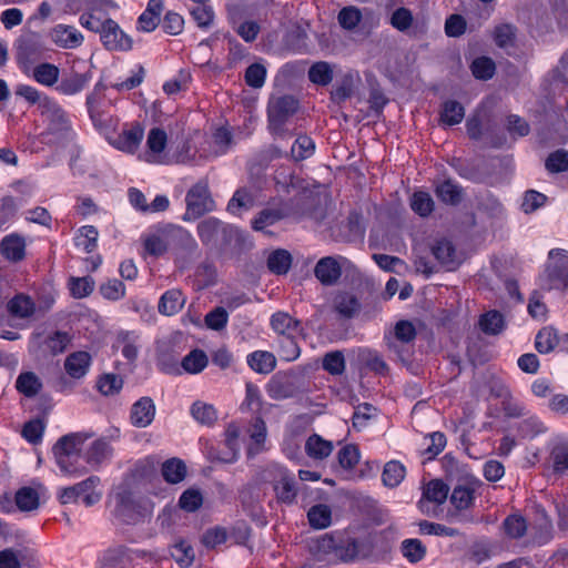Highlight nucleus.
I'll use <instances>...</instances> for the list:
<instances>
[{
	"mask_svg": "<svg viewBox=\"0 0 568 568\" xmlns=\"http://www.w3.org/2000/svg\"><path fill=\"white\" fill-rule=\"evenodd\" d=\"M474 494V488L467 485H459L454 488L450 495V504L454 506L455 511L448 513V518L452 523L473 521L470 516L460 514V511L468 509L473 505L475 499Z\"/></svg>",
	"mask_w": 568,
	"mask_h": 568,
	"instance_id": "nucleus-10",
	"label": "nucleus"
},
{
	"mask_svg": "<svg viewBox=\"0 0 568 568\" xmlns=\"http://www.w3.org/2000/svg\"><path fill=\"white\" fill-rule=\"evenodd\" d=\"M284 217L280 209H264L252 221V227L255 231H264L266 227L274 225Z\"/></svg>",
	"mask_w": 568,
	"mask_h": 568,
	"instance_id": "nucleus-57",
	"label": "nucleus"
},
{
	"mask_svg": "<svg viewBox=\"0 0 568 568\" xmlns=\"http://www.w3.org/2000/svg\"><path fill=\"white\" fill-rule=\"evenodd\" d=\"M99 292L103 298L115 302L125 296V285L118 278H110L100 285Z\"/></svg>",
	"mask_w": 568,
	"mask_h": 568,
	"instance_id": "nucleus-59",
	"label": "nucleus"
},
{
	"mask_svg": "<svg viewBox=\"0 0 568 568\" xmlns=\"http://www.w3.org/2000/svg\"><path fill=\"white\" fill-rule=\"evenodd\" d=\"M334 449L331 440L324 439L317 434L311 435L305 443V452L312 459L322 460L328 457Z\"/></svg>",
	"mask_w": 568,
	"mask_h": 568,
	"instance_id": "nucleus-31",
	"label": "nucleus"
},
{
	"mask_svg": "<svg viewBox=\"0 0 568 568\" xmlns=\"http://www.w3.org/2000/svg\"><path fill=\"white\" fill-rule=\"evenodd\" d=\"M60 69L49 62H38V84L54 88L60 83Z\"/></svg>",
	"mask_w": 568,
	"mask_h": 568,
	"instance_id": "nucleus-50",
	"label": "nucleus"
},
{
	"mask_svg": "<svg viewBox=\"0 0 568 568\" xmlns=\"http://www.w3.org/2000/svg\"><path fill=\"white\" fill-rule=\"evenodd\" d=\"M90 81L91 75L89 73H71L61 79L55 87V91L63 95H75L82 92Z\"/></svg>",
	"mask_w": 568,
	"mask_h": 568,
	"instance_id": "nucleus-23",
	"label": "nucleus"
},
{
	"mask_svg": "<svg viewBox=\"0 0 568 568\" xmlns=\"http://www.w3.org/2000/svg\"><path fill=\"white\" fill-rule=\"evenodd\" d=\"M166 231L170 250L190 252L196 248V242L187 230L181 226L169 225L166 226Z\"/></svg>",
	"mask_w": 568,
	"mask_h": 568,
	"instance_id": "nucleus-24",
	"label": "nucleus"
},
{
	"mask_svg": "<svg viewBox=\"0 0 568 568\" xmlns=\"http://www.w3.org/2000/svg\"><path fill=\"white\" fill-rule=\"evenodd\" d=\"M123 387V379L116 374H104L98 381V389L104 396L119 394Z\"/></svg>",
	"mask_w": 568,
	"mask_h": 568,
	"instance_id": "nucleus-62",
	"label": "nucleus"
},
{
	"mask_svg": "<svg viewBox=\"0 0 568 568\" xmlns=\"http://www.w3.org/2000/svg\"><path fill=\"white\" fill-rule=\"evenodd\" d=\"M24 241L18 235L10 234L2 239L0 243V251L2 255L12 262H17L24 256Z\"/></svg>",
	"mask_w": 568,
	"mask_h": 568,
	"instance_id": "nucleus-34",
	"label": "nucleus"
},
{
	"mask_svg": "<svg viewBox=\"0 0 568 568\" xmlns=\"http://www.w3.org/2000/svg\"><path fill=\"white\" fill-rule=\"evenodd\" d=\"M241 428L236 423H231L225 429V446L229 452L220 456L224 463H234L237 460L242 447Z\"/></svg>",
	"mask_w": 568,
	"mask_h": 568,
	"instance_id": "nucleus-21",
	"label": "nucleus"
},
{
	"mask_svg": "<svg viewBox=\"0 0 568 568\" xmlns=\"http://www.w3.org/2000/svg\"><path fill=\"white\" fill-rule=\"evenodd\" d=\"M16 58L22 71L36 78V32L24 29L14 42Z\"/></svg>",
	"mask_w": 568,
	"mask_h": 568,
	"instance_id": "nucleus-6",
	"label": "nucleus"
},
{
	"mask_svg": "<svg viewBox=\"0 0 568 568\" xmlns=\"http://www.w3.org/2000/svg\"><path fill=\"white\" fill-rule=\"evenodd\" d=\"M144 248L152 256H161L170 250L166 227L158 230L144 240Z\"/></svg>",
	"mask_w": 568,
	"mask_h": 568,
	"instance_id": "nucleus-33",
	"label": "nucleus"
},
{
	"mask_svg": "<svg viewBox=\"0 0 568 568\" xmlns=\"http://www.w3.org/2000/svg\"><path fill=\"white\" fill-rule=\"evenodd\" d=\"M155 405L152 398L142 397L132 405L130 419L131 424L139 428L148 427L154 419Z\"/></svg>",
	"mask_w": 568,
	"mask_h": 568,
	"instance_id": "nucleus-16",
	"label": "nucleus"
},
{
	"mask_svg": "<svg viewBox=\"0 0 568 568\" xmlns=\"http://www.w3.org/2000/svg\"><path fill=\"white\" fill-rule=\"evenodd\" d=\"M247 434L250 436L247 456L253 457L264 449L267 436L265 422L260 417L254 418V420L247 428Z\"/></svg>",
	"mask_w": 568,
	"mask_h": 568,
	"instance_id": "nucleus-22",
	"label": "nucleus"
},
{
	"mask_svg": "<svg viewBox=\"0 0 568 568\" xmlns=\"http://www.w3.org/2000/svg\"><path fill=\"white\" fill-rule=\"evenodd\" d=\"M143 139V130L133 128L123 131L113 142V145L126 153H134Z\"/></svg>",
	"mask_w": 568,
	"mask_h": 568,
	"instance_id": "nucleus-35",
	"label": "nucleus"
},
{
	"mask_svg": "<svg viewBox=\"0 0 568 568\" xmlns=\"http://www.w3.org/2000/svg\"><path fill=\"white\" fill-rule=\"evenodd\" d=\"M139 335L135 332L120 331L116 334L114 346L121 351V354L129 362L136 359L139 354Z\"/></svg>",
	"mask_w": 568,
	"mask_h": 568,
	"instance_id": "nucleus-29",
	"label": "nucleus"
},
{
	"mask_svg": "<svg viewBox=\"0 0 568 568\" xmlns=\"http://www.w3.org/2000/svg\"><path fill=\"white\" fill-rule=\"evenodd\" d=\"M247 365L258 374H270L276 366V358L270 352L255 351L247 355Z\"/></svg>",
	"mask_w": 568,
	"mask_h": 568,
	"instance_id": "nucleus-32",
	"label": "nucleus"
},
{
	"mask_svg": "<svg viewBox=\"0 0 568 568\" xmlns=\"http://www.w3.org/2000/svg\"><path fill=\"white\" fill-rule=\"evenodd\" d=\"M548 274L562 287H568V252L561 248L549 251Z\"/></svg>",
	"mask_w": 568,
	"mask_h": 568,
	"instance_id": "nucleus-14",
	"label": "nucleus"
},
{
	"mask_svg": "<svg viewBox=\"0 0 568 568\" xmlns=\"http://www.w3.org/2000/svg\"><path fill=\"white\" fill-rule=\"evenodd\" d=\"M192 417L202 425H213L217 419V413L213 405L196 400L191 406Z\"/></svg>",
	"mask_w": 568,
	"mask_h": 568,
	"instance_id": "nucleus-47",
	"label": "nucleus"
},
{
	"mask_svg": "<svg viewBox=\"0 0 568 568\" xmlns=\"http://www.w3.org/2000/svg\"><path fill=\"white\" fill-rule=\"evenodd\" d=\"M405 467L399 462L390 460L384 466L382 479L385 486L396 487L405 477Z\"/></svg>",
	"mask_w": 568,
	"mask_h": 568,
	"instance_id": "nucleus-54",
	"label": "nucleus"
},
{
	"mask_svg": "<svg viewBox=\"0 0 568 568\" xmlns=\"http://www.w3.org/2000/svg\"><path fill=\"white\" fill-rule=\"evenodd\" d=\"M465 116L464 106L454 100L446 101L443 104L440 120L446 125H455L463 121Z\"/></svg>",
	"mask_w": 568,
	"mask_h": 568,
	"instance_id": "nucleus-53",
	"label": "nucleus"
},
{
	"mask_svg": "<svg viewBox=\"0 0 568 568\" xmlns=\"http://www.w3.org/2000/svg\"><path fill=\"white\" fill-rule=\"evenodd\" d=\"M129 561L128 550L119 546L109 549L104 554L100 568H128Z\"/></svg>",
	"mask_w": 568,
	"mask_h": 568,
	"instance_id": "nucleus-48",
	"label": "nucleus"
},
{
	"mask_svg": "<svg viewBox=\"0 0 568 568\" xmlns=\"http://www.w3.org/2000/svg\"><path fill=\"white\" fill-rule=\"evenodd\" d=\"M185 296L178 288H172L162 294L158 310L162 315L172 316L178 314L185 304Z\"/></svg>",
	"mask_w": 568,
	"mask_h": 568,
	"instance_id": "nucleus-27",
	"label": "nucleus"
},
{
	"mask_svg": "<svg viewBox=\"0 0 568 568\" xmlns=\"http://www.w3.org/2000/svg\"><path fill=\"white\" fill-rule=\"evenodd\" d=\"M323 368L331 375H342L345 372L346 363L342 351L328 352L323 357Z\"/></svg>",
	"mask_w": 568,
	"mask_h": 568,
	"instance_id": "nucleus-60",
	"label": "nucleus"
},
{
	"mask_svg": "<svg viewBox=\"0 0 568 568\" xmlns=\"http://www.w3.org/2000/svg\"><path fill=\"white\" fill-rule=\"evenodd\" d=\"M38 112L43 124V130L38 136L41 144L54 150L72 144L75 133L70 118L53 98L38 92Z\"/></svg>",
	"mask_w": 568,
	"mask_h": 568,
	"instance_id": "nucleus-2",
	"label": "nucleus"
},
{
	"mask_svg": "<svg viewBox=\"0 0 568 568\" xmlns=\"http://www.w3.org/2000/svg\"><path fill=\"white\" fill-rule=\"evenodd\" d=\"M546 432V426L537 416L523 419L518 425V433L524 438H535Z\"/></svg>",
	"mask_w": 568,
	"mask_h": 568,
	"instance_id": "nucleus-63",
	"label": "nucleus"
},
{
	"mask_svg": "<svg viewBox=\"0 0 568 568\" xmlns=\"http://www.w3.org/2000/svg\"><path fill=\"white\" fill-rule=\"evenodd\" d=\"M416 337V329L413 323L408 321H399L394 327L393 334L385 336L386 344L390 351L402 357V353L398 348V343L408 344L412 343Z\"/></svg>",
	"mask_w": 568,
	"mask_h": 568,
	"instance_id": "nucleus-17",
	"label": "nucleus"
},
{
	"mask_svg": "<svg viewBox=\"0 0 568 568\" xmlns=\"http://www.w3.org/2000/svg\"><path fill=\"white\" fill-rule=\"evenodd\" d=\"M435 258L443 265L452 268L456 264V252L453 244L447 240H440L433 246Z\"/></svg>",
	"mask_w": 568,
	"mask_h": 568,
	"instance_id": "nucleus-52",
	"label": "nucleus"
},
{
	"mask_svg": "<svg viewBox=\"0 0 568 568\" xmlns=\"http://www.w3.org/2000/svg\"><path fill=\"white\" fill-rule=\"evenodd\" d=\"M315 152V143L307 135H300L291 148L292 158L295 161H303L311 158Z\"/></svg>",
	"mask_w": 568,
	"mask_h": 568,
	"instance_id": "nucleus-56",
	"label": "nucleus"
},
{
	"mask_svg": "<svg viewBox=\"0 0 568 568\" xmlns=\"http://www.w3.org/2000/svg\"><path fill=\"white\" fill-rule=\"evenodd\" d=\"M168 134L161 128H152L146 136L145 151L141 160L150 164H192L196 161L197 148L193 136L175 142L166 151Z\"/></svg>",
	"mask_w": 568,
	"mask_h": 568,
	"instance_id": "nucleus-1",
	"label": "nucleus"
},
{
	"mask_svg": "<svg viewBox=\"0 0 568 568\" xmlns=\"http://www.w3.org/2000/svg\"><path fill=\"white\" fill-rule=\"evenodd\" d=\"M308 79L318 85H327L333 80V69L329 63L320 61L314 63L308 70Z\"/></svg>",
	"mask_w": 568,
	"mask_h": 568,
	"instance_id": "nucleus-55",
	"label": "nucleus"
},
{
	"mask_svg": "<svg viewBox=\"0 0 568 568\" xmlns=\"http://www.w3.org/2000/svg\"><path fill=\"white\" fill-rule=\"evenodd\" d=\"M347 260L343 256H325L318 260L314 275L321 284L331 286L337 283Z\"/></svg>",
	"mask_w": 568,
	"mask_h": 568,
	"instance_id": "nucleus-11",
	"label": "nucleus"
},
{
	"mask_svg": "<svg viewBox=\"0 0 568 568\" xmlns=\"http://www.w3.org/2000/svg\"><path fill=\"white\" fill-rule=\"evenodd\" d=\"M298 101L292 95L272 98L267 106L268 130L273 135L284 136L290 119L296 113Z\"/></svg>",
	"mask_w": 568,
	"mask_h": 568,
	"instance_id": "nucleus-4",
	"label": "nucleus"
},
{
	"mask_svg": "<svg viewBox=\"0 0 568 568\" xmlns=\"http://www.w3.org/2000/svg\"><path fill=\"white\" fill-rule=\"evenodd\" d=\"M255 203L254 194L247 189L237 190L227 204V211L233 215H241L242 211L250 210Z\"/></svg>",
	"mask_w": 568,
	"mask_h": 568,
	"instance_id": "nucleus-41",
	"label": "nucleus"
},
{
	"mask_svg": "<svg viewBox=\"0 0 568 568\" xmlns=\"http://www.w3.org/2000/svg\"><path fill=\"white\" fill-rule=\"evenodd\" d=\"M161 473L169 484H179L186 477V466L180 458H170L162 464Z\"/></svg>",
	"mask_w": 568,
	"mask_h": 568,
	"instance_id": "nucleus-40",
	"label": "nucleus"
},
{
	"mask_svg": "<svg viewBox=\"0 0 568 568\" xmlns=\"http://www.w3.org/2000/svg\"><path fill=\"white\" fill-rule=\"evenodd\" d=\"M549 464L555 474L565 475L568 473V440H556L550 449Z\"/></svg>",
	"mask_w": 568,
	"mask_h": 568,
	"instance_id": "nucleus-25",
	"label": "nucleus"
},
{
	"mask_svg": "<svg viewBox=\"0 0 568 568\" xmlns=\"http://www.w3.org/2000/svg\"><path fill=\"white\" fill-rule=\"evenodd\" d=\"M307 518L313 528L325 529L332 523L331 508L323 504L315 505L308 510Z\"/></svg>",
	"mask_w": 568,
	"mask_h": 568,
	"instance_id": "nucleus-49",
	"label": "nucleus"
},
{
	"mask_svg": "<svg viewBox=\"0 0 568 568\" xmlns=\"http://www.w3.org/2000/svg\"><path fill=\"white\" fill-rule=\"evenodd\" d=\"M70 295L81 300L90 296L95 287V281L91 276H70L67 283Z\"/></svg>",
	"mask_w": 568,
	"mask_h": 568,
	"instance_id": "nucleus-36",
	"label": "nucleus"
},
{
	"mask_svg": "<svg viewBox=\"0 0 568 568\" xmlns=\"http://www.w3.org/2000/svg\"><path fill=\"white\" fill-rule=\"evenodd\" d=\"M72 10L84 12H110L118 8L112 0H69Z\"/></svg>",
	"mask_w": 568,
	"mask_h": 568,
	"instance_id": "nucleus-42",
	"label": "nucleus"
},
{
	"mask_svg": "<svg viewBox=\"0 0 568 568\" xmlns=\"http://www.w3.org/2000/svg\"><path fill=\"white\" fill-rule=\"evenodd\" d=\"M93 436L89 432H77L62 436L53 447V453L60 469L68 475H79L85 467L79 462L84 443Z\"/></svg>",
	"mask_w": 568,
	"mask_h": 568,
	"instance_id": "nucleus-3",
	"label": "nucleus"
},
{
	"mask_svg": "<svg viewBox=\"0 0 568 568\" xmlns=\"http://www.w3.org/2000/svg\"><path fill=\"white\" fill-rule=\"evenodd\" d=\"M112 513L122 521L129 523L138 513V501L134 491L128 485H120L111 495Z\"/></svg>",
	"mask_w": 568,
	"mask_h": 568,
	"instance_id": "nucleus-8",
	"label": "nucleus"
},
{
	"mask_svg": "<svg viewBox=\"0 0 568 568\" xmlns=\"http://www.w3.org/2000/svg\"><path fill=\"white\" fill-rule=\"evenodd\" d=\"M296 335H285L278 338V355L282 361L293 362L301 355V348L296 342Z\"/></svg>",
	"mask_w": 568,
	"mask_h": 568,
	"instance_id": "nucleus-51",
	"label": "nucleus"
},
{
	"mask_svg": "<svg viewBox=\"0 0 568 568\" xmlns=\"http://www.w3.org/2000/svg\"><path fill=\"white\" fill-rule=\"evenodd\" d=\"M186 213L189 219H197L213 210L214 202L206 182L200 181L186 193Z\"/></svg>",
	"mask_w": 568,
	"mask_h": 568,
	"instance_id": "nucleus-7",
	"label": "nucleus"
},
{
	"mask_svg": "<svg viewBox=\"0 0 568 568\" xmlns=\"http://www.w3.org/2000/svg\"><path fill=\"white\" fill-rule=\"evenodd\" d=\"M103 45L111 51H126L132 48V40L114 20H106L98 31Z\"/></svg>",
	"mask_w": 568,
	"mask_h": 568,
	"instance_id": "nucleus-12",
	"label": "nucleus"
},
{
	"mask_svg": "<svg viewBox=\"0 0 568 568\" xmlns=\"http://www.w3.org/2000/svg\"><path fill=\"white\" fill-rule=\"evenodd\" d=\"M71 342V336L68 332L54 331L48 334L41 343L42 352L51 355L62 353Z\"/></svg>",
	"mask_w": 568,
	"mask_h": 568,
	"instance_id": "nucleus-37",
	"label": "nucleus"
},
{
	"mask_svg": "<svg viewBox=\"0 0 568 568\" xmlns=\"http://www.w3.org/2000/svg\"><path fill=\"white\" fill-rule=\"evenodd\" d=\"M271 326L280 337L292 334H300L301 324L285 312H277L271 317Z\"/></svg>",
	"mask_w": 568,
	"mask_h": 568,
	"instance_id": "nucleus-30",
	"label": "nucleus"
},
{
	"mask_svg": "<svg viewBox=\"0 0 568 568\" xmlns=\"http://www.w3.org/2000/svg\"><path fill=\"white\" fill-rule=\"evenodd\" d=\"M162 10V0H150L146 9L140 14L138 19V29L143 32H151L155 30L160 22Z\"/></svg>",
	"mask_w": 568,
	"mask_h": 568,
	"instance_id": "nucleus-28",
	"label": "nucleus"
},
{
	"mask_svg": "<svg viewBox=\"0 0 568 568\" xmlns=\"http://www.w3.org/2000/svg\"><path fill=\"white\" fill-rule=\"evenodd\" d=\"M266 473L267 478L273 483L277 498L283 503H293L296 497L294 475L277 464L271 465Z\"/></svg>",
	"mask_w": 568,
	"mask_h": 568,
	"instance_id": "nucleus-9",
	"label": "nucleus"
},
{
	"mask_svg": "<svg viewBox=\"0 0 568 568\" xmlns=\"http://www.w3.org/2000/svg\"><path fill=\"white\" fill-rule=\"evenodd\" d=\"M222 224L219 220L210 217L202 221L197 225V233L201 241L205 244H210L215 241L217 234L220 233Z\"/></svg>",
	"mask_w": 568,
	"mask_h": 568,
	"instance_id": "nucleus-64",
	"label": "nucleus"
},
{
	"mask_svg": "<svg viewBox=\"0 0 568 568\" xmlns=\"http://www.w3.org/2000/svg\"><path fill=\"white\" fill-rule=\"evenodd\" d=\"M449 488L440 479L430 480L424 488L419 507L423 511L430 513L429 504L442 505L448 496Z\"/></svg>",
	"mask_w": 568,
	"mask_h": 568,
	"instance_id": "nucleus-18",
	"label": "nucleus"
},
{
	"mask_svg": "<svg viewBox=\"0 0 568 568\" xmlns=\"http://www.w3.org/2000/svg\"><path fill=\"white\" fill-rule=\"evenodd\" d=\"M412 210L419 216L430 215L435 209V202L432 195L426 191H416L409 200Z\"/></svg>",
	"mask_w": 568,
	"mask_h": 568,
	"instance_id": "nucleus-44",
	"label": "nucleus"
},
{
	"mask_svg": "<svg viewBox=\"0 0 568 568\" xmlns=\"http://www.w3.org/2000/svg\"><path fill=\"white\" fill-rule=\"evenodd\" d=\"M98 236L99 232L94 226L84 225L79 229L74 237L75 246L85 253H91L97 247Z\"/></svg>",
	"mask_w": 568,
	"mask_h": 568,
	"instance_id": "nucleus-46",
	"label": "nucleus"
},
{
	"mask_svg": "<svg viewBox=\"0 0 568 568\" xmlns=\"http://www.w3.org/2000/svg\"><path fill=\"white\" fill-rule=\"evenodd\" d=\"M479 327L487 335H498L506 327L504 315L495 310L488 311L479 318Z\"/></svg>",
	"mask_w": 568,
	"mask_h": 568,
	"instance_id": "nucleus-38",
	"label": "nucleus"
},
{
	"mask_svg": "<svg viewBox=\"0 0 568 568\" xmlns=\"http://www.w3.org/2000/svg\"><path fill=\"white\" fill-rule=\"evenodd\" d=\"M402 554L412 564L420 561L426 555V547L419 539L402 541Z\"/></svg>",
	"mask_w": 568,
	"mask_h": 568,
	"instance_id": "nucleus-61",
	"label": "nucleus"
},
{
	"mask_svg": "<svg viewBox=\"0 0 568 568\" xmlns=\"http://www.w3.org/2000/svg\"><path fill=\"white\" fill-rule=\"evenodd\" d=\"M7 308L11 316L26 318L33 314L34 302L29 295L20 293L8 302Z\"/></svg>",
	"mask_w": 568,
	"mask_h": 568,
	"instance_id": "nucleus-39",
	"label": "nucleus"
},
{
	"mask_svg": "<svg viewBox=\"0 0 568 568\" xmlns=\"http://www.w3.org/2000/svg\"><path fill=\"white\" fill-rule=\"evenodd\" d=\"M209 364L207 355L204 351L195 348L185 355L181 366L189 374L201 373Z\"/></svg>",
	"mask_w": 568,
	"mask_h": 568,
	"instance_id": "nucleus-45",
	"label": "nucleus"
},
{
	"mask_svg": "<svg viewBox=\"0 0 568 568\" xmlns=\"http://www.w3.org/2000/svg\"><path fill=\"white\" fill-rule=\"evenodd\" d=\"M92 365V357L90 353L84 351L73 352L67 356L64 361V369L67 374L73 379L84 377Z\"/></svg>",
	"mask_w": 568,
	"mask_h": 568,
	"instance_id": "nucleus-19",
	"label": "nucleus"
},
{
	"mask_svg": "<svg viewBox=\"0 0 568 568\" xmlns=\"http://www.w3.org/2000/svg\"><path fill=\"white\" fill-rule=\"evenodd\" d=\"M100 478L90 476L87 479L61 490L59 498L62 504L83 503L85 506H92L100 501L102 497L99 490Z\"/></svg>",
	"mask_w": 568,
	"mask_h": 568,
	"instance_id": "nucleus-5",
	"label": "nucleus"
},
{
	"mask_svg": "<svg viewBox=\"0 0 568 568\" xmlns=\"http://www.w3.org/2000/svg\"><path fill=\"white\" fill-rule=\"evenodd\" d=\"M361 83L359 73L356 71L345 72L341 79L336 81V84L331 92V99L335 103H342L353 97L356 88Z\"/></svg>",
	"mask_w": 568,
	"mask_h": 568,
	"instance_id": "nucleus-15",
	"label": "nucleus"
},
{
	"mask_svg": "<svg viewBox=\"0 0 568 568\" xmlns=\"http://www.w3.org/2000/svg\"><path fill=\"white\" fill-rule=\"evenodd\" d=\"M292 265V255L286 250H275L267 257V267L274 274H286Z\"/></svg>",
	"mask_w": 568,
	"mask_h": 568,
	"instance_id": "nucleus-43",
	"label": "nucleus"
},
{
	"mask_svg": "<svg viewBox=\"0 0 568 568\" xmlns=\"http://www.w3.org/2000/svg\"><path fill=\"white\" fill-rule=\"evenodd\" d=\"M113 449L105 438H98L90 444L83 460L92 468H98L112 457Z\"/></svg>",
	"mask_w": 568,
	"mask_h": 568,
	"instance_id": "nucleus-20",
	"label": "nucleus"
},
{
	"mask_svg": "<svg viewBox=\"0 0 568 568\" xmlns=\"http://www.w3.org/2000/svg\"><path fill=\"white\" fill-rule=\"evenodd\" d=\"M434 191L438 200L448 205H458L463 200V187L450 179L437 183Z\"/></svg>",
	"mask_w": 568,
	"mask_h": 568,
	"instance_id": "nucleus-26",
	"label": "nucleus"
},
{
	"mask_svg": "<svg viewBox=\"0 0 568 568\" xmlns=\"http://www.w3.org/2000/svg\"><path fill=\"white\" fill-rule=\"evenodd\" d=\"M171 556L181 568L190 567L195 558L193 548L184 540L176 542L172 547Z\"/></svg>",
	"mask_w": 568,
	"mask_h": 568,
	"instance_id": "nucleus-58",
	"label": "nucleus"
},
{
	"mask_svg": "<svg viewBox=\"0 0 568 568\" xmlns=\"http://www.w3.org/2000/svg\"><path fill=\"white\" fill-rule=\"evenodd\" d=\"M49 40L61 49H78L83 44L84 37L74 26L59 23L48 32Z\"/></svg>",
	"mask_w": 568,
	"mask_h": 568,
	"instance_id": "nucleus-13",
	"label": "nucleus"
}]
</instances>
